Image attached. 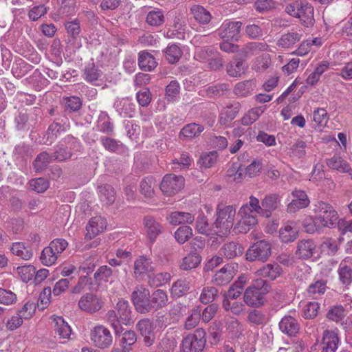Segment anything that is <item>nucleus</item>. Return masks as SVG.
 <instances>
[{
    "mask_svg": "<svg viewBox=\"0 0 352 352\" xmlns=\"http://www.w3.org/2000/svg\"><path fill=\"white\" fill-rule=\"evenodd\" d=\"M259 210L261 207L258 199L250 196L249 202L243 204L238 212V219L234 229L241 233L248 232L257 223V214Z\"/></svg>",
    "mask_w": 352,
    "mask_h": 352,
    "instance_id": "nucleus-1",
    "label": "nucleus"
},
{
    "mask_svg": "<svg viewBox=\"0 0 352 352\" xmlns=\"http://www.w3.org/2000/svg\"><path fill=\"white\" fill-rule=\"evenodd\" d=\"M107 322L113 328L116 335L122 331V325H129L133 322L131 307L127 300H120L114 309L109 310L106 314Z\"/></svg>",
    "mask_w": 352,
    "mask_h": 352,
    "instance_id": "nucleus-2",
    "label": "nucleus"
},
{
    "mask_svg": "<svg viewBox=\"0 0 352 352\" xmlns=\"http://www.w3.org/2000/svg\"><path fill=\"white\" fill-rule=\"evenodd\" d=\"M267 292L268 285L265 280L257 278L244 292V302L249 307H259L263 304L264 296Z\"/></svg>",
    "mask_w": 352,
    "mask_h": 352,
    "instance_id": "nucleus-3",
    "label": "nucleus"
},
{
    "mask_svg": "<svg viewBox=\"0 0 352 352\" xmlns=\"http://www.w3.org/2000/svg\"><path fill=\"white\" fill-rule=\"evenodd\" d=\"M236 216V208L233 206L218 207L217 210V219L214 222L217 236L223 237L226 236L233 227Z\"/></svg>",
    "mask_w": 352,
    "mask_h": 352,
    "instance_id": "nucleus-4",
    "label": "nucleus"
},
{
    "mask_svg": "<svg viewBox=\"0 0 352 352\" xmlns=\"http://www.w3.org/2000/svg\"><path fill=\"white\" fill-rule=\"evenodd\" d=\"M285 11L289 15L298 18L305 26H312L314 23V8L308 3L295 1L287 5Z\"/></svg>",
    "mask_w": 352,
    "mask_h": 352,
    "instance_id": "nucleus-5",
    "label": "nucleus"
},
{
    "mask_svg": "<svg viewBox=\"0 0 352 352\" xmlns=\"http://www.w3.org/2000/svg\"><path fill=\"white\" fill-rule=\"evenodd\" d=\"M313 211L317 215L323 228H332L337 224L338 212L330 204L318 201L314 204Z\"/></svg>",
    "mask_w": 352,
    "mask_h": 352,
    "instance_id": "nucleus-6",
    "label": "nucleus"
},
{
    "mask_svg": "<svg viewBox=\"0 0 352 352\" xmlns=\"http://www.w3.org/2000/svg\"><path fill=\"white\" fill-rule=\"evenodd\" d=\"M206 343V331L202 328H198L193 333L184 338L180 352H201L204 350Z\"/></svg>",
    "mask_w": 352,
    "mask_h": 352,
    "instance_id": "nucleus-7",
    "label": "nucleus"
},
{
    "mask_svg": "<svg viewBox=\"0 0 352 352\" xmlns=\"http://www.w3.org/2000/svg\"><path fill=\"white\" fill-rule=\"evenodd\" d=\"M184 186V178L174 174L164 176L160 184V188L166 196H173L179 192Z\"/></svg>",
    "mask_w": 352,
    "mask_h": 352,
    "instance_id": "nucleus-8",
    "label": "nucleus"
},
{
    "mask_svg": "<svg viewBox=\"0 0 352 352\" xmlns=\"http://www.w3.org/2000/svg\"><path fill=\"white\" fill-rule=\"evenodd\" d=\"M271 255V245L264 240L254 243L246 252V258L248 261H266Z\"/></svg>",
    "mask_w": 352,
    "mask_h": 352,
    "instance_id": "nucleus-9",
    "label": "nucleus"
},
{
    "mask_svg": "<svg viewBox=\"0 0 352 352\" xmlns=\"http://www.w3.org/2000/svg\"><path fill=\"white\" fill-rule=\"evenodd\" d=\"M154 272L155 267L151 258L141 256L135 259L133 267L135 278L139 280L151 279Z\"/></svg>",
    "mask_w": 352,
    "mask_h": 352,
    "instance_id": "nucleus-10",
    "label": "nucleus"
},
{
    "mask_svg": "<svg viewBox=\"0 0 352 352\" xmlns=\"http://www.w3.org/2000/svg\"><path fill=\"white\" fill-rule=\"evenodd\" d=\"M90 336L94 344L100 349L108 348L113 342L110 331L102 325L96 326L91 331Z\"/></svg>",
    "mask_w": 352,
    "mask_h": 352,
    "instance_id": "nucleus-11",
    "label": "nucleus"
},
{
    "mask_svg": "<svg viewBox=\"0 0 352 352\" xmlns=\"http://www.w3.org/2000/svg\"><path fill=\"white\" fill-rule=\"evenodd\" d=\"M132 300L138 312L145 314L150 311V292L146 287H137L132 294Z\"/></svg>",
    "mask_w": 352,
    "mask_h": 352,
    "instance_id": "nucleus-12",
    "label": "nucleus"
},
{
    "mask_svg": "<svg viewBox=\"0 0 352 352\" xmlns=\"http://www.w3.org/2000/svg\"><path fill=\"white\" fill-rule=\"evenodd\" d=\"M104 302L101 297L92 293L82 295L78 301V307L87 313H95L102 307Z\"/></svg>",
    "mask_w": 352,
    "mask_h": 352,
    "instance_id": "nucleus-13",
    "label": "nucleus"
},
{
    "mask_svg": "<svg viewBox=\"0 0 352 352\" xmlns=\"http://www.w3.org/2000/svg\"><path fill=\"white\" fill-rule=\"evenodd\" d=\"M241 26V21H225L219 29V34L223 41H237Z\"/></svg>",
    "mask_w": 352,
    "mask_h": 352,
    "instance_id": "nucleus-14",
    "label": "nucleus"
},
{
    "mask_svg": "<svg viewBox=\"0 0 352 352\" xmlns=\"http://www.w3.org/2000/svg\"><path fill=\"white\" fill-rule=\"evenodd\" d=\"M238 270L236 263H230L224 265L214 276V281L217 285H223L231 281Z\"/></svg>",
    "mask_w": 352,
    "mask_h": 352,
    "instance_id": "nucleus-15",
    "label": "nucleus"
},
{
    "mask_svg": "<svg viewBox=\"0 0 352 352\" xmlns=\"http://www.w3.org/2000/svg\"><path fill=\"white\" fill-rule=\"evenodd\" d=\"M293 199L288 204V212L294 213L296 211L307 208L310 201L306 192L301 190H295L292 192Z\"/></svg>",
    "mask_w": 352,
    "mask_h": 352,
    "instance_id": "nucleus-16",
    "label": "nucleus"
},
{
    "mask_svg": "<svg viewBox=\"0 0 352 352\" xmlns=\"http://www.w3.org/2000/svg\"><path fill=\"white\" fill-rule=\"evenodd\" d=\"M107 227L106 219L100 216L92 217L86 226L85 239H91L102 233Z\"/></svg>",
    "mask_w": 352,
    "mask_h": 352,
    "instance_id": "nucleus-17",
    "label": "nucleus"
},
{
    "mask_svg": "<svg viewBox=\"0 0 352 352\" xmlns=\"http://www.w3.org/2000/svg\"><path fill=\"white\" fill-rule=\"evenodd\" d=\"M137 329L144 337V342L148 346H151L155 339L154 327L148 319L140 320L137 324Z\"/></svg>",
    "mask_w": 352,
    "mask_h": 352,
    "instance_id": "nucleus-18",
    "label": "nucleus"
},
{
    "mask_svg": "<svg viewBox=\"0 0 352 352\" xmlns=\"http://www.w3.org/2000/svg\"><path fill=\"white\" fill-rule=\"evenodd\" d=\"M339 280L342 284L349 285L352 282V257L343 259L338 268Z\"/></svg>",
    "mask_w": 352,
    "mask_h": 352,
    "instance_id": "nucleus-19",
    "label": "nucleus"
},
{
    "mask_svg": "<svg viewBox=\"0 0 352 352\" xmlns=\"http://www.w3.org/2000/svg\"><path fill=\"white\" fill-rule=\"evenodd\" d=\"M328 319L336 322H341V325L346 330H352L349 326L352 324L351 319L346 318L345 321H342L345 317L344 309L342 305L333 307L327 314Z\"/></svg>",
    "mask_w": 352,
    "mask_h": 352,
    "instance_id": "nucleus-20",
    "label": "nucleus"
},
{
    "mask_svg": "<svg viewBox=\"0 0 352 352\" xmlns=\"http://www.w3.org/2000/svg\"><path fill=\"white\" fill-rule=\"evenodd\" d=\"M317 245L312 239H303L298 242L296 254L302 259L311 258L316 250Z\"/></svg>",
    "mask_w": 352,
    "mask_h": 352,
    "instance_id": "nucleus-21",
    "label": "nucleus"
},
{
    "mask_svg": "<svg viewBox=\"0 0 352 352\" xmlns=\"http://www.w3.org/2000/svg\"><path fill=\"white\" fill-rule=\"evenodd\" d=\"M298 235V230L294 221H288L283 225L279 230V238L283 243L295 241Z\"/></svg>",
    "mask_w": 352,
    "mask_h": 352,
    "instance_id": "nucleus-22",
    "label": "nucleus"
},
{
    "mask_svg": "<svg viewBox=\"0 0 352 352\" xmlns=\"http://www.w3.org/2000/svg\"><path fill=\"white\" fill-rule=\"evenodd\" d=\"M144 230L151 241H154L162 232V227L152 217H146L144 219Z\"/></svg>",
    "mask_w": 352,
    "mask_h": 352,
    "instance_id": "nucleus-23",
    "label": "nucleus"
},
{
    "mask_svg": "<svg viewBox=\"0 0 352 352\" xmlns=\"http://www.w3.org/2000/svg\"><path fill=\"white\" fill-rule=\"evenodd\" d=\"M278 198L276 195L265 196L260 204L261 210H258V214L266 218L270 217L272 211L278 208Z\"/></svg>",
    "mask_w": 352,
    "mask_h": 352,
    "instance_id": "nucleus-24",
    "label": "nucleus"
},
{
    "mask_svg": "<svg viewBox=\"0 0 352 352\" xmlns=\"http://www.w3.org/2000/svg\"><path fill=\"white\" fill-rule=\"evenodd\" d=\"M279 328L283 333L294 336L298 332L299 324L294 317L285 316L280 321Z\"/></svg>",
    "mask_w": 352,
    "mask_h": 352,
    "instance_id": "nucleus-25",
    "label": "nucleus"
},
{
    "mask_svg": "<svg viewBox=\"0 0 352 352\" xmlns=\"http://www.w3.org/2000/svg\"><path fill=\"white\" fill-rule=\"evenodd\" d=\"M327 165L329 168L336 170L341 173H346L351 170L350 164L342 157L334 155L327 160Z\"/></svg>",
    "mask_w": 352,
    "mask_h": 352,
    "instance_id": "nucleus-26",
    "label": "nucleus"
},
{
    "mask_svg": "<svg viewBox=\"0 0 352 352\" xmlns=\"http://www.w3.org/2000/svg\"><path fill=\"white\" fill-rule=\"evenodd\" d=\"M166 220L170 224L177 226L182 223H192L195 217L189 212L175 211L166 217Z\"/></svg>",
    "mask_w": 352,
    "mask_h": 352,
    "instance_id": "nucleus-27",
    "label": "nucleus"
},
{
    "mask_svg": "<svg viewBox=\"0 0 352 352\" xmlns=\"http://www.w3.org/2000/svg\"><path fill=\"white\" fill-rule=\"evenodd\" d=\"M114 107L122 117L132 118L135 113V104L128 98H122L115 102Z\"/></svg>",
    "mask_w": 352,
    "mask_h": 352,
    "instance_id": "nucleus-28",
    "label": "nucleus"
},
{
    "mask_svg": "<svg viewBox=\"0 0 352 352\" xmlns=\"http://www.w3.org/2000/svg\"><path fill=\"white\" fill-rule=\"evenodd\" d=\"M168 297L166 292L162 289L155 290L151 296L150 311L160 309L168 304Z\"/></svg>",
    "mask_w": 352,
    "mask_h": 352,
    "instance_id": "nucleus-29",
    "label": "nucleus"
},
{
    "mask_svg": "<svg viewBox=\"0 0 352 352\" xmlns=\"http://www.w3.org/2000/svg\"><path fill=\"white\" fill-rule=\"evenodd\" d=\"M52 319L54 323L55 333L58 335L60 338H69L72 333V329L67 322H65L61 316H53Z\"/></svg>",
    "mask_w": 352,
    "mask_h": 352,
    "instance_id": "nucleus-30",
    "label": "nucleus"
},
{
    "mask_svg": "<svg viewBox=\"0 0 352 352\" xmlns=\"http://www.w3.org/2000/svg\"><path fill=\"white\" fill-rule=\"evenodd\" d=\"M339 338L338 334L332 331H327L323 336V352H336L338 349Z\"/></svg>",
    "mask_w": 352,
    "mask_h": 352,
    "instance_id": "nucleus-31",
    "label": "nucleus"
},
{
    "mask_svg": "<svg viewBox=\"0 0 352 352\" xmlns=\"http://www.w3.org/2000/svg\"><path fill=\"white\" fill-rule=\"evenodd\" d=\"M282 272V269L278 264H267L256 272L258 276L268 278L274 280L278 277Z\"/></svg>",
    "mask_w": 352,
    "mask_h": 352,
    "instance_id": "nucleus-32",
    "label": "nucleus"
},
{
    "mask_svg": "<svg viewBox=\"0 0 352 352\" xmlns=\"http://www.w3.org/2000/svg\"><path fill=\"white\" fill-rule=\"evenodd\" d=\"M302 36V34L300 30L298 32H291L285 34L278 40L277 45L283 48H289L295 43L298 42Z\"/></svg>",
    "mask_w": 352,
    "mask_h": 352,
    "instance_id": "nucleus-33",
    "label": "nucleus"
},
{
    "mask_svg": "<svg viewBox=\"0 0 352 352\" xmlns=\"http://www.w3.org/2000/svg\"><path fill=\"white\" fill-rule=\"evenodd\" d=\"M138 65L141 69L151 72L157 66V62L153 56L146 52L139 53Z\"/></svg>",
    "mask_w": 352,
    "mask_h": 352,
    "instance_id": "nucleus-34",
    "label": "nucleus"
},
{
    "mask_svg": "<svg viewBox=\"0 0 352 352\" xmlns=\"http://www.w3.org/2000/svg\"><path fill=\"white\" fill-rule=\"evenodd\" d=\"M201 261L200 255L195 252H191L185 256L180 263L179 267L182 270H190L196 268Z\"/></svg>",
    "mask_w": 352,
    "mask_h": 352,
    "instance_id": "nucleus-35",
    "label": "nucleus"
},
{
    "mask_svg": "<svg viewBox=\"0 0 352 352\" xmlns=\"http://www.w3.org/2000/svg\"><path fill=\"white\" fill-rule=\"evenodd\" d=\"M190 288V280L186 278H180L173 284L171 294L173 296L179 298L186 294Z\"/></svg>",
    "mask_w": 352,
    "mask_h": 352,
    "instance_id": "nucleus-36",
    "label": "nucleus"
},
{
    "mask_svg": "<svg viewBox=\"0 0 352 352\" xmlns=\"http://www.w3.org/2000/svg\"><path fill=\"white\" fill-rule=\"evenodd\" d=\"M255 86L254 80L239 82L235 85L234 91L239 97H245L252 93Z\"/></svg>",
    "mask_w": 352,
    "mask_h": 352,
    "instance_id": "nucleus-37",
    "label": "nucleus"
},
{
    "mask_svg": "<svg viewBox=\"0 0 352 352\" xmlns=\"http://www.w3.org/2000/svg\"><path fill=\"white\" fill-rule=\"evenodd\" d=\"M10 251L14 255L25 261L30 260L33 256L32 250L21 242L13 243L10 247Z\"/></svg>",
    "mask_w": 352,
    "mask_h": 352,
    "instance_id": "nucleus-38",
    "label": "nucleus"
},
{
    "mask_svg": "<svg viewBox=\"0 0 352 352\" xmlns=\"http://www.w3.org/2000/svg\"><path fill=\"white\" fill-rule=\"evenodd\" d=\"M265 111L263 106L256 107L250 109L241 118V123L244 126H248L256 121L260 116Z\"/></svg>",
    "mask_w": 352,
    "mask_h": 352,
    "instance_id": "nucleus-39",
    "label": "nucleus"
},
{
    "mask_svg": "<svg viewBox=\"0 0 352 352\" xmlns=\"http://www.w3.org/2000/svg\"><path fill=\"white\" fill-rule=\"evenodd\" d=\"M302 225L304 231L309 234H314L323 228L317 215L315 217L311 216L306 217L303 219Z\"/></svg>",
    "mask_w": 352,
    "mask_h": 352,
    "instance_id": "nucleus-40",
    "label": "nucleus"
},
{
    "mask_svg": "<svg viewBox=\"0 0 352 352\" xmlns=\"http://www.w3.org/2000/svg\"><path fill=\"white\" fill-rule=\"evenodd\" d=\"M221 251L228 258H232L241 256L243 253L244 248L238 243L230 242L225 244Z\"/></svg>",
    "mask_w": 352,
    "mask_h": 352,
    "instance_id": "nucleus-41",
    "label": "nucleus"
},
{
    "mask_svg": "<svg viewBox=\"0 0 352 352\" xmlns=\"http://www.w3.org/2000/svg\"><path fill=\"white\" fill-rule=\"evenodd\" d=\"M196 229L198 232L206 235H217L214 225L210 228L208 225L206 217L203 214H199L196 221Z\"/></svg>",
    "mask_w": 352,
    "mask_h": 352,
    "instance_id": "nucleus-42",
    "label": "nucleus"
},
{
    "mask_svg": "<svg viewBox=\"0 0 352 352\" xmlns=\"http://www.w3.org/2000/svg\"><path fill=\"white\" fill-rule=\"evenodd\" d=\"M204 129V126L200 124L196 123L188 124L182 129L179 136L181 138L191 139L198 136Z\"/></svg>",
    "mask_w": 352,
    "mask_h": 352,
    "instance_id": "nucleus-43",
    "label": "nucleus"
},
{
    "mask_svg": "<svg viewBox=\"0 0 352 352\" xmlns=\"http://www.w3.org/2000/svg\"><path fill=\"white\" fill-rule=\"evenodd\" d=\"M155 180L153 177H147L143 179L140 184V191L146 198H151L155 195L154 188Z\"/></svg>",
    "mask_w": 352,
    "mask_h": 352,
    "instance_id": "nucleus-44",
    "label": "nucleus"
},
{
    "mask_svg": "<svg viewBox=\"0 0 352 352\" xmlns=\"http://www.w3.org/2000/svg\"><path fill=\"white\" fill-rule=\"evenodd\" d=\"M164 12L159 8H155L148 12L146 21L151 26H160L164 22Z\"/></svg>",
    "mask_w": 352,
    "mask_h": 352,
    "instance_id": "nucleus-45",
    "label": "nucleus"
},
{
    "mask_svg": "<svg viewBox=\"0 0 352 352\" xmlns=\"http://www.w3.org/2000/svg\"><path fill=\"white\" fill-rule=\"evenodd\" d=\"M327 289V283L323 280H318L309 285L307 289V295L309 297L316 298L324 294Z\"/></svg>",
    "mask_w": 352,
    "mask_h": 352,
    "instance_id": "nucleus-46",
    "label": "nucleus"
},
{
    "mask_svg": "<svg viewBox=\"0 0 352 352\" xmlns=\"http://www.w3.org/2000/svg\"><path fill=\"white\" fill-rule=\"evenodd\" d=\"M97 126L100 131L111 135L113 131V125L108 114L101 112L98 116Z\"/></svg>",
    "mask_w": 352,
    "mask_h": 352,
    "instance_id": "nucleus-47",
    "label": "nucleus"
},
{
    "mask_svg": "<svg viewBox=\"0 0 352 352\" xmlns=\"http://www.w3.org/2000/svg\"><path fill=\"white\" fill-rule=\"evenodd\" d=\"M238 112L237 107L232 106L225 107L220 113L219 122L222 125H228L236 118Z\"/></svg>",
    "mask_w": 352,
    "mask_h": 352,
    "instance_id": "nucleus-48",
    "label": "nucleus"
},
{
    "mask_svg": "<svg viewBox=\"0 0 352 352\" xmlns=\"http://www.w3.org/2000/svg\"><path fill=\"white\" fill-rule=\"evenodd\" d=\"M190 10L195 19L200 23H208L211 19L210 13L199 5L193 6Z\"/></svg>",
    "mask_w": 352,
    "mask_h": 352,
    "instance_id": "nucleus-49",
    "label": "nucleus"
},
{
    "mask_svg": "<svg viewBox=\"0 0 352 352\" xmlns=\"http://www.w3.org/2000/svg\"><path fill=\"white\" fill-rule=\"evenodd\" d=\"M182 55V50L177 45H169L165 51V57L170 64L177 63Z\"/></svg>",
    "mask_w": 352,
    "mask_h": 352,
    "instance_id": "nucleus-50",
    "label": "nucleus"
},
{
    "mask_svg": "<svg viewBox=\"0 0 352 352\" xmlns=\"http://www.w3.org/2000/svg\"><path fill=\"white\" fill-rule=\"evenodd\" d=\"M99 194L101 201L107 205L111 204L115 201V190L109 185L101 186L100 188Z\"/></svg>",
    "mask_w": 352,
    "mask_h": 352,
    "instance_id": "nucleus-51",
    "label": "nucleus"
},
{
    "mask_svg": "<svg viewBox=\"0 0 352 352\" xmlns=\"http://www.w3.org/2000/svg\"><path fill=\"white\" fill-rule=\"evenodd\" d=\"M58 258L56 253L48 245L43 250L40 259L44 265L51 266L56 263Z\"/></svg>",
    "mask_w": 352,
    "mask_h": 352,
    "instance_id": "nucleus-52",
    "label": "nucleus"
},
{
    "mask_svg": "<svg viewBox=\"0 0 352 352\" xmlns=\"http://www.w3.org/2000/svg\"><path fill=\"white\" fill-rule=\"evenodd\" d=\"M218 154L216 151H211L203 153L199 160L198 163L201 167L209 168L212 167L217 162Z\"/></svg>",
    "mask_w": 352,
    "mask_h": 352,
    "instance_id": "nucleus-53",
    "label": "nucleus"
},
{
    "mask_svg": "<svg viewBox=\"0 0 352 352\" xmlns=\"http://www.w3.org/2000/svg\"><path fill=\"white\" fill-rule=\"evenodd\" d=\"M306 143L301 140H298L289 149V156L291 157L300 159L306 155Z\"/></svg>",
    "mask_w": 352,
    "mask_h": 352,
    "instance_id": "nucleus-54",
    "label": "nucleus"
},
{
    "mask_svg": "<svg viewBox=\"0 0 352 352\" xmlns=\"http://www.w3.org/2000/svg\"><path fill=\"white\" fill-rule=\"evenodd\" d=\"M136 340L137 338L135 332L127 331L122 335L120 342L124 352H129L131 346L136 342Z\"/></svg>",
    "mask_w": 352,
    "mask_h": 352,
    "instance_id": "nucleus-55",
    "label": "nucleus"
},
{
    "mask_svg": "<svg viewBox=\"0 0 352 352\" xmlns=\"http://www.w3.org/2000/svg\"><path fill=\"white\" fill-rule=\"evenodd\" d=\"M180 86L177 80H172L166 88V98L168 101L174 102L179 96Z\"/></svg>",
    "mask_w": 352,
    "mask_h": 352,
    "instance_id": "nucleus-56",
    "label": "nucleus"
},
{
    "mask_svg": "<svg viewBox=\"0 0 352 352\" xmlns=\"http://www.w3.org/2000/svg\"><path fill=\"white\" fill-rule=\"evenodd\" d=\"M270 63V56L268 54H264L255 59L252 65V69L257 72H261L267 69Z\"/></svg>",
    "mask_w": 352,
    "mask_h": 352,
    "instance_id": "nucleus-57",
    "label": "nucleus"
},
{
    "mask_svg": "<svg viewBox=\"0 0 352 352\" xmlns=\"http://www.w3.org/2000/svg\"><path fill=\"white\" fill-rule=\"evenodd\" d=\"M313 120L320 129L324 127L329 120V116L327 111L323 108H318L314 110L313 113Z\"/></svg>",
    "mask_w": 352,
    "mask_h": 352,
    "instance_id": "nucleus-58",
    "label": "nucleus"
},
{
    "mask_svg": "<svg viewBox=\"0 0 352 352\" xmlns=\"http://www.w3.org/2000/svg\"><path fill=\"white\" fill-rule=\"evenodd\" d=\"M17 274L21 276L23 282L32 280L36 273L35 267L32 265H25L16 268Z\"/></svg>",
    "mask_w": 352,
    "mask_h": 352,
    "instance_id": "nucleus-59",
    "label": "nucleus"
},
{
    "mask_svg": "<svg viewBox=\"0 0 352 352\" xmlns=\"http://www.w3.org/2000/svg\"><path fill=\"white\" fill-rule=\"evenodd\" d=\"M177 345L176 336L168 334L160 342V347L164 352H173Z\"/></svg>",
    "mask_w": 352,
    "mask_h": 352,
    "instance_id": "nucleus-60",
    "label": "nucleus"
},
{
    "mask_svg": "<svg viewBox=\"0 0 352 352\" xmlns=\"http://www.w3.org/2000/svg\"><path fill=\"white\" fill-rule=\"evenodd\" d=\"M192 236V230L189 226H180L175 232L176 241L183 244Z\"/></svg>",
    "mask_w": 352,
    "mask_h": 352,
    "instance_id": "nucleus-61",
    "label": "nucleus"
},
{
    "mask_svg": "<svg viewBox=\"0 0 352 352\" xmlns=\"http://www.w3.org/2000/svg\"><path fill=\"white\" fill-rule=\"evenodd\" d=\"M214 52V50L212 47H197L195 53V58L202 63L208 62Z\"/></svg>",
    "mask_w": 352,
    "mask_h": 352,
    "instance_id": "nucleus-62",
    "label": "nucleus"
},
{
    "mask_svg": "<svg viewBox=\"0 0 352 352\" xmlns=\"http://www.w3.org/2000/svg\"><path fill=\"white\" fill-rule=\"evenodd\" d=\"M227 73L232 77H239L244 72L243 61L234 60L230 62L226 67Z\"/></svg>",
    "mask_w": 352,
    "mask_h": 352,
    "instance_id": "nucleus-63",
    "label": "nucleus"
},
{
    "mask_svg": "<svg viewBox=\"0 0 352 352\" xmlns=\"http://www.w3.org/2000/svg\"><path fill=\"white\" fill-rule=\"evenodd\" d=\"M201 319V309L198 307L192 310L191 314L188 316L186 320L184 327L186 329L190 330L195 328Z\"/></svg>",
    "mask_w": 352,
    "mask_h": 352,
    "instance_id": "nucleus-64",
    "label": "nucleus"
}]
</instances>
